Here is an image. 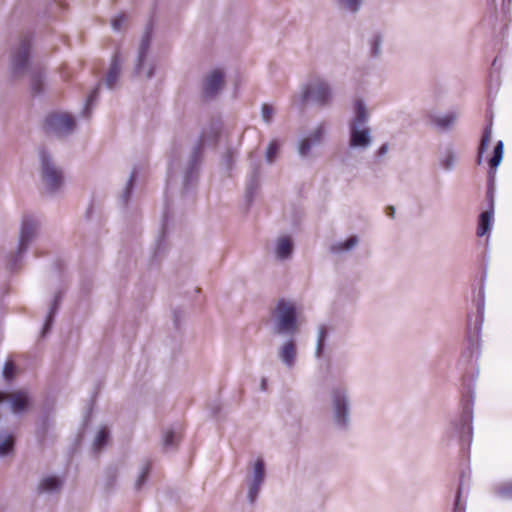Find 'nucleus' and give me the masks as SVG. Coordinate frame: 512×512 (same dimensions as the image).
I'll return each mask as SVG.
<instances>
[{"label":"nucleus","instance_id":"nucleus-17","mask_svg":"<svg viewBox=\"0 0 512 512\" xmlns=\"http://www.w3.org/2000/svg\"><path fill=\"white\" fill-rule=\"evenodd\" d=\"M150 40L151 35L150 32H146L145 35L142 38L140 47H139V55H138V63H137V72L139 73L141 70V66L143 64V61L146 57V54L148 52L149 46H150Z\"/></svg>","mask_w":512,"mask_h":512},{"label":"nucleus","instance_id":"nucleus-31","mask_svg":"<svg viewBox=\"0 0 512 512\" xmlns=\"http://www.w3.org/2000/svg\"><path fill=\"white\" fill-rule=\"evenodd\" d=\"M15 374V366L12 361H7L3 368V375L7 380H11Z\"/></svg>","mask_w":512,"mask_h":512},{"label":"nucleus","instance_id":"nucleus-45","mask_svg":"<svg viewBox=\"0 0 512 512\" xmlns=\"http://www.w3.org/2000/svg\"><path fill=\"white\" fill-rule=\"evenodd\" d=\"M141 483H142V482H137V483H136V487H135V489H136V490H139V489H140Z\"/></svg>","mask_w":512,"mask_h":512},{"label":"nucleus","instance_id":"nucleus-13","mask_svg":"<svg viewBox=\"0 0 512 512\" xmlns=\"http://www.w3.org/2000/svg\"><path fill=\"white\" fill-rule=\"evenodd\" d=\"M120 69V57L119 53L117 52L113 56L111 66L106 77V83L109 88H113V86L115 85L120 74Z\"/></svg>","mask_w":512,"mask_h":512},{"label":"nucleus","instance_id":"nucleus-34","mask_svg":"<svg viewBox=\"0 0 512 512\" xmlns=\"http://www.w3.org/2000/svg\"><path fill=\"white\" fill-rule=\"evenodd\" d=\"M273 107L269 104H264L262 106V118L265 122L269 123L273 117Z\"/></svg>","mask_w":512,"mask_h":512},{"label":"nucleus","instance_id":"nucleus-37","mask_svg":"<svg viewBox=\"0 0 512 512\" xmlns=\"http://www.w3.org/2000/svg\"><path fill=\"white\" fill-rule=\"evenodd\" d=\"M454 161H455V156L452 152H449L443 162L444 164V167L447 168V169H450L453 164H454Z\"/></svg>","mask_w":512,"mask_h":512},{"label":"nucleus","instance_id":"nucleus-25","mask_svg":"<svg viewBox=\"0 0 512 512\" xmlns=\"http://www.w3.org/2000/svg\"><path fill=\"white\" fill-rule=\"evenodd\" d=\"M62 482H40L38 486L39 493H57L61 489Z\"/></svg>","mask_w":512,"mask_h":512},{"label":"nucleus","instance_id":"nucleus-15","mask_svg":"<svg viewBox=\"0 0 512 512\" xmlns=\"http://www.w3.org/2000/svg\"><path fill=\"white\" fill-rule=\"evenodd\" d=\"M469 490V486H466L463 482H461L455 497L453 512H465L466 504L465 501H462V498L464 494H468Z\"/></svg>","mask_w":512,"mask_h":512},{"label":"nucleus","instance_id":"nucleus-39","mask_svg":"<svg viewBox=\"0 0 512 512\" xmlns=\"http://www.w3.org/2000/svg\"><path fill=\"white\" fill-rule=\"evenodd\" d=\"M41 87H42L41 80L40 79H35L34 82H33V86H32L33 92L34 93H39L41 91Z\"/></svg>","mask_w":512,"mask_h":512},{"label":"nucleus","instance_id":"nucleus-44","mask_svg":"<svg viewBox=\"0 0 512 512\" xmlns=\"http://www.w3.org/2000/svg\"><path fill=\"white\" fill-rule=\"evenodd\" d=\"M146 477H147V475H146L145 473H143V474L140 476L139 480H140V481H143V480H145V478H146Z\"/></svg>","mask_w":512,"mask_h":512},{"label":"nucleus","instance_id":"nucleus-2","mask_svg":"<svg viewBox=\"0 0 512 512\" xmlns=\"http://www.w3.org/2000/svg\"><path fill=\"white\" fill-rule=\"evenodd\" d=\"M302 97L304 101L311 100L319 106H325L331 103L332 89L326 81L316 79L306 86Z\"/></svg>","mask_w":512,"mask_h":512},{"label":"nucleus","instance_id":"nucleus-43","mask_svg":"<svg viewBox=\"0 0 512 512\" xmlns=\"http://www.w3.org/2000/svg\"><path fill=\"white\" fill-rule=\"evenodd\" d=\"M200 153H201V144L197 147V149L195 151V156L200 155Z\"/></svg>","mask_w":512,"mask_h":512},{"label":"nucleus","instance_id":"nucleus-26","mask_svg":"<svg viewBox=\"0 0 512 512\" xmlns=\"http://www.w3.org/2000/svg\"><path fill=\"white\" fill-rule=\"evenodd\" d=\"M496 494L500 499L512 500V482H505L497 487Z\"/></svg>","mask_w":512,"mask_h":512},{"label":"nucleus","instance_id":"nucleus-6","mask_svg":"<svg viewBox=\"0 0 512 512\" xmlns=\"http://www.w3.org/2000/svg\"><path fill=\"white\" fill-rule=\"evenodd\" d=\"M36 223L30 217H24L19 239V252L23 253L30 241L33 239L36 232Z\"/></svg>","mask_w":512,"mask_h":512},{"label":"nucleus","instance_id":"nucleus-47","mask_svg":"<svg viewBox=\"0 0 512 512\" xmlns=\"http://www.w3.org/2000/svg\"><path fill=\"white\" fill-rule=\"evenodd\" d=\"M265 386H266V381H265V380H263V381H262V388H263V389H265Z\"/></svg>","mask_w":512,"mask_h":512},{"label":"nucleus","instance_id":"nucleus-21","mask_svg":"<svg viewBox=\"0 0 512 512\" xmlns=\"http://www.w3.org/2000/svg\"><path fill=\"white\" fill-rule=\"evenodd\" d=\"M504 145L502 141H499L494 147L493 156L489 160V166L491 169H496L503 158Z\"/></svg>","mask_w":512,"mask_h":512},{"label":"nucleus","instance_id":"nucleus-1","mask_svg":"<svg viewBox=\"0 0 512 512\" xmlns=\"http://www.w3.org/2000/svg\"><path fill=\"white\" fill-rule=\"evenodd\" d=\"M275 315L278 320V333H288L296 330V311L293 303L284 299L279 300L275 309Z\"/></svg>","mask_w":512,"mask_h":512},{"label":"nucleus","instance_id":"nucleus-22","mask_svg":"<svg viewBox=\"0 0 512 512\" xmlns=\"http://www.w3.org/2000/svg\"><path fill=\"white\" fill-rule=\"evenodd\" d=\"M262 482H248L246 489V498L250 504H253L261 490Z\"/></svg>","mask_w":512,"mask_h":512},{"label":"nucleus","instance_id":"nucleus-18","mask_svg":"<svg viewBox=\"0 0 512 512\" xmlns=\"http://www.w3.org/2000/svg\"><path fill=\"white\" fill-rule=\"evenodd\" d=\"M431 122L438 126L439 128L441 129H447L449 128L451 125H453V123L455 122L456 120V114L455 113H448L442 117H434V116H431Z\"/></svg>","mask_w":512,"mask_h":512},{"label":"nucleus","instance_id":"nucleus-9","mask_svg":"<svg viewBox=\"0 0 512 512\" xmlns=\"http://www.w3.org/2000/svg\"><path fill=\"white\" fill-rule=\"evenodd\" d=\"M6 400L11 402V408L14 412L24 410L28 404L27 395L21 391L13 394H7L0 391V403Z\"/></svg>","mask_w":512,"mask_h":512},{"label":"nucleus","instance_id":"nucleus-29","mask_svg":"<svg viewBox=\"0 0 512 512\" xmlns=\"http://www.w3.org/2000/svg\"><path fill=\"white\" fill-rule=\"evenodd\" d=\"M135 179H136V172H132L128 182H127V186L123 192V195H122V199H123V203L126 204L131 196V193H132V189H133V185H134V182H135Z\"/></svg>","mask_w":512,"mask_h":512},{"label":"nucleus","instance_id":"nucleus-24","mask_svg":"<svg viewBox=\"0 0 512 512\" xmlns=\"http://www.w3.org/2000/svg\"><path fill=\"white\" fill-rule=\"evenodd\" d=\"M109 438V431L106 427H102L94 440V448L95 450H100L108 441Z\"/></svg>","mask_w":512,"mask_h":512},{"label":"nucleus","instance_id":"nucleus-46","mask_svg":"<svg viewBox=\"0 0 512 512\" xmlns=\"http://www.w3.org/2000/svg\"><path fill=\"white\" fill-rule=\"evenodd\" d=\"M152 75H153V71H152V70H150V71L147 73V77L149 78V77H151Z\"/></svg>","mask_w":512,"mask_h":512},{"label":"nucleus","instance_id":"nucleus-40","mask_svg":"<svg viewBox=\"0 0 512 512\" xmlns=\"http://www.w3.org/2000/svg\"><path fill=\"white\" fill-rule=\"evenodd\" d=\"M388 148H389L388 144H386V143H385V144H383V145L378 149V151H377V156H379V157L384 156V155L387 153Z\"/></svg>","mask_w":512,"mask_h":512},{"label":"nucleus","instance_id":"nucleus-35","mask_svg":"<svg viewBox=\"0 0 512 512\" xmlns=\"http://www.w3.org/2000/svg\"><path fill=\"white\" fill-rule=\"evenodd\" d=\"M125 21L126 16L124 14H120L112 20V26L115 30H120Z\"/></svg>","mask_w":512,"mask_h":512},{"label":"nucleus","instance_id":"nucleus-32","mask_svg":"<svg viewBox=\"0 0 512 512\" xmlns=\"http://www.w3.org/2000/svg\"><path fill=\"white\" fill-rule=\"evenodd\" d=\"M357 243V237L356 236H352L350 238H348L344 243H340L337 247H335V249L337 251L339 250H349L351 249L352 247H354Z\"/></svg>","mask_w":512,"mask_h":512},{"label":"nucleus","instance_id":"nucleus-28","mask_svg":"<svg viewBox=\"0 0 512 512\" xmlns=\"http://www.w3.org/2000/svg\"><path fill=\"white\" fill-rule=\"evenodd\" d=\"M254 480H263L265 476L264 462L262 459H257L253 465Z\"/></svg>","mask_w":512,"mask_h":512},{"label":"nucleus","instance_id":"nucleus-41","mask_svg":"<svg viewBox=\"0 0 512 512\" xmlns=\"http://www.w3.org/2000/svg\"><path fill=\"white\" fill-rule=\"evenodd\" d=\"M386 213H387L388 216L393 217L394 213H395L394 207L393 206H389L387 208V210H386Z\"/></svg>","mask_w":512,"mask_h":512},{"label":"nucleus","instance_id":"nucleus-23","mask_svg":"<svg viewBox=\"0 0 512 512\" xmlns=\"http://www.w3.org/2000/svg\"><path fill=\"white\" fill-rule=\"evenodd\" d=\"M491 134H492L491 128L487 127L484 130V133H483L481 141H480L479 149H478V159H477L478 164L481 163L482 154L487 149V147L490 143Z\"/></svg>","mask_w":512,"mask_h":512},{"label":"nucleus","instance_id":"nucleus-27","mask_svg":"<svg viewBox=\"0 0 512 512\" xmlns=\"http://www.w3.org/2000/svg\"><path fill=\"white\" fill-rule=\"evenodd\" d=\"M326 337H327V329L325 326H321L319 329L317 348H316L317 357H320L321 354L323 353Z\"/></svg>","mask_w":512,"mask_h":512},{"label":"nucleus","instance_id":"nucleus-30","mask_svg":"<svg viewBox=\"0 0 512 512\" xmlns=\"http://www.w3.org/2000/svg\"><path fill=\"white\" fill-rule=\"evenodd\" d=\"M278 150H279V146H278L277 141H275V140L271 141L268 145L267 152H266V158L269 163L274 161V159L277 156Z\"/></svg>","mask_w":512,"mask_h":512},{"label":"nucleus","instance_id":"nucleus-5","mask_svg":"<svg viewBox=\"0 0 512 512\" xmlns=\"http://www.w3.org/2000/svg\"><path fill=\"white\" fill-rule=\"evenodd\" d=\"M224 75L219 69L212 71L205 79L204 82V94L207 97L214 96L223 86Z\"/></svg>","mask_w":512,"mask_h":512},{"label":"nucleus","instance_id":"nucleus-16","mask_svg":"<svg viewBox=\"0 0 512 512\" xmlns=\"http://www.w3.org/2000/svg\"><path fill=\"white\" fill-rule=\"evenodd\" d=\"M281 358L288 365L292 366L296 356V347L293 341L287 342L281 350Z\"/></svg>","mask_w":512,"mask_h":512},{"label":"nucleus","instance_id":"nucleus-4","mask_svg":"<svg viewBox=\"0 0 512 512\" xmlns=\"http://www.w3.org/2000/svg\"><path fill=\"white\" fill-rule=\"evenodd\" d=\"M40 159L42 180L50 191H55L63 182L62 172L50 161V157L45 151L40 152Z\"/></svg>","mask_w":512,"mask_h":512},{"label":"nucleus","instance_id":"nucleus-11","mask_svg":"<svg viewBox=\"0 0 512 512\" xmlns=\"http://www.w3.org/2000/svg\"><path fill=\"white\" fill-rule=\"evenodd\" d=\"M490 210L484 211L479 216V222L477 227V236L482 237L488 233L491 229L493 219V199L491 198Z\"/></svg>","mask_w":512,"mask_h":512},{"label":"nucleus","instance_id":"nucleus-14","mask_svg":"<svg viewBox=\"0 0 512 512\" xmlns=\"http://www.w3.org/2000/svg\"><path fill=\"white\" fill-rule=\"evenodd\" d=\"M293 244L291 239L288 236L281 237L278 240L276 247L277 257L280 259H286L292 253Z\"/></svg>","mask_w":512,"mask_h":512},{"label":"nucleus","instance_id":"nucleus-10","mask_svg":"<svg viewBox=\"0 0 512 512\" xmlns=\"http://www.w3.org/2000/svg\"><path fill=\"white\" fill-rule=\"evenodd\" d=\"M369 129H359L358 125H351L350 144L353 147H367L370 144Z\"/></svg>","mask_w":512,"mask_h":512},{"label":"nucleus","instance_id":"nucleus-3","mask_svg":"<svg viewBox=\"0 0 512 512\" xmlns=\"http://www.w3.org/2000/svg\"><path fill=\"white\" fill-rule=\"evenodd\" d=\"M75 127V120L66 113H51L45 119L43 128L46 133L66 134Z\"/></svg>","mask_w":512,"mask_h":512},{"label":"nucleus","instance_id":"nucleus-36","mask_svg":"<svg viewBox=\"0 0 512 512\" xmlns=\"http://www.w3.org/2000/svg\"><path fill=\"white\" fill-rule=\"evenodd\" d=\"M56 305H57V302L55 301L54 303V307L51 309L49 315H48V318L46 320V323L44 325V329H43V334L47 333L48 330L50 329L51 327V324H52V320H53V315L55 313V309H56Z\"/></svg>","mask_w":512,"mask_h":512},{"label":"nucleus","instance_id":"nucleus-48","mask_svg":"<svg viewBox=\"0 0 512 512\" xmlns=\"http://www.w3.org/2000/svg\"><path fill=\"white\" fill-rule=\"evenodd\" d=\"M45 480H49V481H52V480H57L56 478H46Z\"/></svg>","mask_w":512,"mask_h":512},{"label":"nucleus","instance_id":"nucleus-19","mask_svg":"<svg viewBox=\"0 0 512 512\" xmlns=\"http://www.w3.org/2000/svg\"><path fill=\"white\" fill-rule=\"evenodd\" d=\"M14 448V437L11 434H0V456L7 455Z\"/></svg>","mask_w":512,"mask_h":512},{"label":"nucleus","instance_id":"nucleus-38","mask_svg":"<svg viewBox=\"0 0 512 512\" xmlns=\"http://www.w3.org/2000/svg\"><path fill=\"white\" fill-rule=\"evenodd\" d=\"M174 443V433L173 431H167L164 435V444L166 446H170Z\"/></svg>","mask_w":512,"mask_h":512},{"label":"nucleus","instance_id":"nucleus-20","mask_svg":"<svg viewBox=\"0 0 512 512\" xmlns=\"http://www.w3.org/2000/svg\"><path fill=\"white\" fill-rule=\"evenodd\" d=\"M356 117L352 124H364L368 119V113L364 103L361 100L355 102Z\"/></svg>","mask_w":512,"mask_h":512},{"label":"nucleus","instance_id":"nucleus-8","mask_svg":"<svg viewBox=\"0 0 512 512\" xmlns=\"http://www.w3.org/2000/svg\"><path fill=\"white\" fill-rule=\"evenodd\" d=\"M333 405L335 410L336 421L340 425H346L347 423V401L345 396L335 390L333 392Z\"/></svg>","mask_w":512,"mask_h":512},{"label":"nucleus","instance_id":"nucleus-7","mask_svg":"<svg viewBox=\"0 0 512 512\" xmlns=\"http://www.w3.org/2000/svg\"><path fill=\"white\" fill-rule=\"evenodd\" d=\"M30 41L24 39L18 51L13 55L12 66L15 73L20 72L24 69L28 63L29 58Z\"/></svg>","mask_w":512,"mask_h":512},{"label":"nucleus","instance_id":"nucleus-12","mask_svg":"<svg viewBox=\"0 0 512 512\" xmlns=\"http://www.w3.org/2000/svg\"><path fill=\"white\" fill-rule=\"evenodd\" d=\"M324 132L325 131H324L323 126H319L313 132L311 137L303 139L301 141V143H300V146H299L300 154L301 155H306L309 152L310 148H311V144L319 142L322 139V137L324 135Z\"/></svg>","mask_w":512,"mask_h":512},{"label":"nucleus","instance_id":"nucleus-42","mask_svg":"<svg viewBox=\"0 0 512 512\" xmlns=\"http://www.w3.org/2000/svg\"><path fill=\"white\" fill-rule=\"evenodd\" d=\"M378 48H379V39H377L374 43V46H373V54L374 55H377L378 54Z\"/></svg>","mask_w":512,"mask_h":512},{"label":"nucleus","instance_id":"nucleus-33","mask_svg":"<svg viewBox=\"0 0 512 512\" xmlns=\"http://www.w3.org/2000/svg\"><path fill=\"white\" fill-rule=\"evenodd\" d=\"M98 91H99V86H97L91 93L90 95L88 96L87 98V102H86V106H85V109H84V112L85 113H88L91 109V106L93 105V103L96 101L97 97H98Z\"/></svg>","mask_w":512,"mask_h":512}]
</instances>
